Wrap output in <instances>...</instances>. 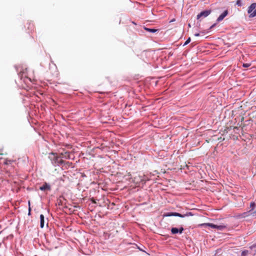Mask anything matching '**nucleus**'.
<instances>
[{"label": "nucleus", "mask_w": 256, "mask_h": 256, "mask_svg": "<svg viewBox=\"0 0 256 256\" xmlns=\"http://www.w3.org/2000/svg\"><path fill=\"white\" fill-rule=\"evenodd\" d=\"M216 24H214L213 25H212V26L210 27V28L211 29V28H213L216 26Z\"/></svg>", "instance_id": "dca6fc26"}, {"label": "nucleus", "mask_w": 256, "mask_h": 256, "mask_svg": "<svg viewBox=\"0 0 256 256\" xmlns=\"http://www.w3.org/2000/svg\"><path fill=\"white\" fill-rule=\"evenodd\" d=\"M144 30L146 31L150 32H155L158 31V30H156V29L150 28H144Z\"/></svg>", "instance_id": "9d476101"}, {"label": "nucleus", "mask_w": 256, "mask_h": 256, "mask_svg": "<svg viewBox=\"0 0 256 256\" xmlns=\"http://www.w3.org/2000/svg\"><path fill=\"white\" fill-rule=\"evenodd\" d=\"M174 20H171V22H174Z\"/></svg>", "instance_id": "aec40b11"}, {"label": "nucleus", "mask_w": 256, "mask_h": 256, "mask_svg": "<svg viewBox=\"0 0 256 256\" xmlns=\"http://www.w3.org/2000/svg\"><path fill=\"white\" fill-rule=\"evenodd\" d=\"M40 189L42 190V191H44L46 190H50V186L46 182H45L43 186H40Z\"/></svg>", "instance_id": "6e6552de"}, {"label": "nucleus", "mask_w": 256, "mask_h": 256, "mask_svg": "<svg viewBox=\"0 0 256 256\" xmlns=\"http://www.w3.org/2000/svg\"><path fill=\"white\" fill-rule=\"evenodd\" d=\"M228 14V11L226 10L218 18L217 21L218 22L222 21Z\"/></svg>", "instance_id": "0eeeda50"}, {"label": "nucleus", "mask_w": 256, "mask_h": 256, "mask_svg": "<svg viewBox=\"0 0 256 256\" xmlns=\"http://www.w3.org/2000/svg\"><path fill=\"white\" fill-rule=\"evenodd\" d=\"M194 36H200V34H199L198 33H196V34H194Z\"/></svg>", "instance_id": "a211bd4d"}, {"label": "nucleus", "mask_w": 256, "mask_h": 256, "mask_svg": "<svg viewBox=\"0 0 256 256\" xmlns=\"http://www.w3.org/2000/svg\"><path fill=\"white\" fill-rule=\"evenodd\" d=\"M236 4L238 6H242V2L240 0H238L236 1Z\"/></svg>", "instance_id": "ddd939ff"}, {"label": "nucleus", "mask_w": 256, "mask_h": 256, "mask_svg": "<svg viewBox=\"0 0 256 256\" xmlns=\"http://www.w3.org/2000/svg\"><path fill=\"white\" fill-rule=\"evenodd\" d=\"M48 158L54 166H60L64 163V160L60 158L56 153H50L48 156Z\"/></svg>", "instance_id": "f257e3e1"}, {"label": "nucleus", "mask_w": 256, "mask_h": 256, "mask_svg": "<svg viewBox=\"0 0 256 256\" xmlns=\"http://www.w3.org/2000/svg\"><path fill=\"white\" fill-rule=\"evenodd\" d=\"M190 42V38H189L186 41V42H184V46H186V44H188L189 42Z\"/></svg>", "instance_id": "f8f14e48"}, {"label": "nucleus", "mask_w": 256, "mask_h": 256, "mask_svg": "<svg viewBox=\"0 0 256 256\" xmlns=\"http://www.w3.org/2000/svg\"><path fill=\"white\" fill-rule=\"evenodd\" d=\"M211 11L210 10H206L203 12H202L198 14L197 15V19H199L200 18L206 17L210 14Z\"/></svg>", "instance_id": "39448f33"}, {"label": "nucleus", "mask_w": 256, "mask_h": 256, "mask_svg": "<svg viewBox=\"0 0 256 256\" xmlns=\"http://www.w3.org/2000/svg\"><path fill=\"white\" fill-rule=\"evenodd\" d=\"M90 200L92 202V203L96 204V200L94 199V198H92L90 199Z\"/></svg>", "instance_id": "2eb2a0df"}, {"label": "nucleus", "mask_w": 256, "mask_h": 256, "mask_svg": "<svg viewBox=\"0 0 256 256\" xmlns=\"http://www.w3.org/2000/svg\"><path fill=\"white\" fill-rule=\"evenodd\" d=\"M202 226H208L212 228H216L219 230H222L226 228L224 225H216L211 223H204L202 224Z\"/></svg>", "instance_id": "7ed1b4c3"}, {"label": "nucleus", "mask_w": 256, "mask_h": 256, "mask_svg": "<svg viewBox=\"0 0 256 256\" xmlns=\"http://www.w3.org/2000/svg\"><path fill=\"white\" fill-rule=\"evenodd\" d=\"M254 203H253V204H251V206H254Z\"/></svg>", "instance_id": "6ab92c4d"}, {"label": "nucleus", "mask_w": 256, "mask_h": 256, "mask_svg": "<svg viewBox=\"0 0 256 256\" xmlns=\"http://www.w3.org/2000/svg\"><path fill=\"white\" fill-rule=\"evenodd\" d=\"M184 229L182 227H180V228H172L171 229V232L172 234H176L178 233L182 234Z\"/></svg>", "instance_id": "423d86ee"}, {"label": "nucleus", "mask_w": 256, "mask_h": 256, "mask_svg": "<svg viewBox=\"0 0 256 256\" xmlns=\"http://www.w3.org/2000/svg\"><path fill=\"white\" fill-rule=\"evenodd\" d=\"M250 66V64H244L242 66L244 68H248Z\"/></svg>", "instance_id": "4468645a"}, {"label": "nucleus", "mask_w": 256, "mask_h": 256, "mask_svg": "<svg viewBox=\"0 0 256 256\" xmlns=\"http://www.w3.org/2000/svg\"><path fill=\"white\" fill-rule=\"evenodd\" d=\"M44 224V216L43 214L40 215V226L41 228H43Z\"/></svg>", "instance_id": "1a4fd4ad"}, {"label": "nucleus", "mask_w": 256, "mask_h": 256, "mask_svg": "<svg viewBox=\"0 0 256 256\" xmlns=\"http://www.w3.org/2000/svg\"><path fill=\"white\" fill-rule=\"evenodd\" d=\"M28 204H29V214H30V201L28 202Z\"/></svg>", "instance_id": "f3484780"}, {"label": "nucleus", "mask_w": 256, "mask_h": 256, "mask_svg": "<svg viewBox=\"0 0 256 256\" xmlns=\"http://www.w3.org/2000/svg\"><path fill=\"white\" fill-rule=\"evenodd\" d=\"M12 162V160H8V159H6V160H5L4 162V164H11V162Z\"/></svg>", "instance_id": "9b49d317"}, {"label": "nucleus", "mask_w": 256, "mask_h": 256, "mask_svg": "<svg viewBox=\"0 0 256 256\" xmlns=\"http://www.w3.org/2000/svg\"><path fill=\"white\" fill-rule=\"evenodd\" d=\"M248 12L250 17L253 18L256 16V3L252 4L248 7Z\"/></svg>", "instance_id": "f03ea898"}, {"label": "nucleus", "mask_w": 256, "mask_h": 256, "mask_svg": "<svg viewBox=\"0 0 256 256\" xmlns=\"http://www.w3.org/2000/svg\"><path fill=\"white\" fill-rule=\"evenodd\" d=\"M188 214L182 215V214L178 212H168L164 214V216H176L180 218H184Z\"/></svg>", "instance_id": "20e7f679"}]
</instances>
